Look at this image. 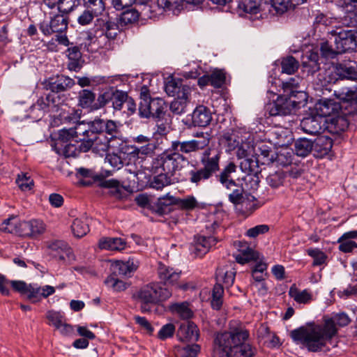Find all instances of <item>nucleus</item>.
Here are the masks:
<instances>
[{"label": "nucleus", "instance_id": "5", "mask_svg": "<svg viewBox=\"0 0 357 357\" xmlns=\"http://www.w3.org/2000/svg\"><path fill=\"white\" fill-rule=\"evenodd\" d=\"M171 296L172 291L158 282H151L142 287L136 294L137 298L144 305L156 304L167 300Z\"/></svg>", "mask_w": 357, "mask_h": 357}, {"label": "nucleus", "instance_id": "34", "mask_svg": "<svg viewBox=\"0 0 357 357\" xmlns=\"http://www.w3.org/2000/svg\"><path fill=\"white\" fill-rule=\"evenodd\" d=\"M78 106L92 111L96 100V93L89 89H82L78 94Z\"/></svg>", "mask_w": 357, "mask_h": 357}, {"label": "nucleus", "instance_id": "31", "mask_svg": "<svg viewBox=\"0 0 357 357\" xmlns=\"http://www.w3.org/2000/svg\"><path fill=\"white\" fill-rule=\"evenodd\" d=\"M336 72H337L340 79H357V63L336 65Z\"/></svg>", "mask_w": 357, "mask_h": 357}, {"label": "nucleus", "instance_id": "53", "mask_svg": "<svg viewBox=\"0 0 357 357\" xmlns=\"http://www.w3.org/2000/svg\"><path fill=\"white\" fill-rule=\"evenodd\" d=\"M68 57L70 62L68 64L70 70H77L79 68V61L82 58V54L79 46H73L68 49Z\"/></svg>", "mask_w": 357, "mask_h": 357}, {"label": "nucleus", "instance_id": "38", "mask_svg": "<svg viewBox=\"0 0 357 357\" xmlns=\"http://www.w3.org/2000/svg\"><path fill=\"white\" fill-rule=\"evenodd\" d=\"M187 89H190V87L187 85H182L179 79L173 78L166 82L165 87L167 95L172 97H177L178 95L181 94Z\"/></svg>", "mask_w": 357, "mask_h": 357}, {"label": "nucleus", "instance_id": "21", "mask_svg": "<svg viewBox=\"0 0 357 357\" xmlns=\"http://www.w3.org/2000/svg\"><path fill=\"white\" fill-rule=\"evenodd\" d=\"M216 243L217 239L213 236H196L192 245L193 252L197 257H202L206 255L209 251L210 248L213 245H215Z\"/></svg>", "mask_w": 357, "mask_h": 357}, {"label": "nucleus", "instance_id": "44", "mask_svg": "<svg viewBox=\"0 0 357 357\" xmlns=\"http://www.w3.org/2000/svg\"><path fill=\"white\" fill-rule=\"evenodd\" d=\"M20 222L17 216L12 215L2 222L0 229L4 232L20 235Z\"/></svg>", "mask_w": 357, "mask_h": 357}, {"label": "nucleus", "instance_id": "16", "mask_svg": "<svg viewBox=\"0 0 357 357\" xmlns=\"http://www.w3.org/2000/svg\"><path fill=\"white\" fill-rule=\"evenodd\" d=\"M342 106L340 102L331 99L320 100L316 105V109L320 116H334L342 112Z\"/></svg>", "mask_w": 357, "mask_h": 357}, {"label": "nucleus", "instance_id": "58", "mask_svg": "<svg viewBox=\"0 0 357 357\" xmlns=\"http://www.w3.org/2000/svg\"><path fill=\"white\" fill-rule=\"evenodd\" d=\"M307 254L313 258L312 266H321L326 263L327 255L319 248H309L307 250Z\"/></svg>", "mask_w": 357, "mask_h": 357}, {"label": "nucleus", "instance_id": "23", "mask_svg": "<svg viewBox=\"0 0 357 357\" xmlns=\"http://www.w3.org/2000/svg\"><path fill=\"white\" fill-rule=\"evenodd\" d=\"M75 85V81L66 76H58L55 79H50L48 80L46 88L52 93H61L69 89H71Z\"/></svg>", "mask_w": 357, "mask_h": 357}, {"label": "nucleus", "instance_id": "1", "mask_svg": "<svg viewBox=\"0 0 357 357\" xmlns=\"http://www.w3.org/2000/svg\"><path fill=\"white\" fill-rule=\"evenodd\" d=\"M351 319L345 312L333 313L331 317H325L322 325L301 326L290 332V337L296 344H301L310 352L329 351L328 344L337 334V326L349 325Z\"/></svg>", "mask_w": 357, "mask_h": 357}, {"label": "nucleus", "instance_id": "47", "mask_svg": "<svg viewBox=\"0 0 357 357\" xmlns=\"http://www.w3.org/2000/svg\"><path fill=\"white\" fill-rule=\"evenodd\" d=\"M158 174L155 176L151 182V186L156 190H162L172 183V175L159 170Z\"/></svg>", "mask_w": 357, "mask_h": 357}, {"label": "nucleus", "instance_id": "29", "mask_svg": "<svg viewBox=\"0 0 357 357\" xmlns=\"http://www.w3.org/2000/svg\"><path fill=\"white\" fill-rule=\"evenodd\" d=\"M289 295L300 304H307L313 301V294L311 290L308 289L300 290L295 284L290 287Z\"/></svg>", "mask_w": 357, "mask_h": 357}, {"label": "nucleus", "instance_id": "41", "mask_svg": "<svg viewBox=\"0 0 357 357\" xmlns=\"http://www.w3.org/2000/svg\"><path fill=\"white\" fill-rule=\"evenodd\" d=\"M330 127L335 133L345 131L349 127V121L344 114H337L330 119Z\"/></svg>", "mask_w": 357, "mask_h": 357}, {"label": "nucleus", "instance_id": "49", "mask_svg": "<svg viewBox=\"0 0 357 357\" xmlns=\"http://www.w3.org/2000/svg\"><path fill=\"white\" fill-rule=\"evenodd\" d=\"M273 162L278 166H287L292 162V152L285 147L275 153Z\"/></svg>", "mask_w": 357, "mask_h": 357}, {"label": "nucleus", "instance_id": "8", "mask_svg": "<svg viewBox=\"0 0 357 357\" xmlns=\"http://www.w3.org/2000/svg\"><path fill=\"white\" fill-rule=\"evenodd\" d=\"M89 135V138H87L85 144H79V149L82 152H87L92 149L93 152L102 155L108 151L110 140L104 133H98L94 131Z\"/></svg>", "mask_w": 357, "mask_h": 357}, {"label": "nucleus", "instance_id": "22", "mask_svg": "<svg viewBox=\"0 0 357 357\" xmlns=\"http://www.w3.org/2000/svg\"><path fill=\"white\" fill-rule=\"evenodd\" d=\"M212 121L210 109L204 105L197 106L192 114V123L195 126L206 127Z\"/></svg>", "mask_w": 357, "mask_h": 357}, {"label": "nucleus", "instance_id": "2", "mask_svg": "<svg viewBox=\"0 0 357 357\" xmlns=\"http://www.w3.org/2000/svg\"><path fill=\"white\" fill-rule=\"evenodd\" d=\"M250 332L241 324L230 322L227 331L216 333L213 357H255L257 349L248 342Z\"/></svg>", "mask_w": 357, "mask_h": 357}, {"label": "nucleus", "instance_id": "35", "mask_svg": "<svg viewBox=\"0 0 357 357\" xmlns=\"http://www.w3.org/2000/svg\"><path fill=\"white\" fill-rule=\"evenodd\" d=\"M301 126L305 132L310 135L319 134L322 130L321 123L314 116L304 118Z\"/></svg>", "mask_w": 357, "mask_h": 357}, {"label": "nucleus", "instance_id": "33", "mask_svg": "<svg viewBox=\"0 0 357 357\" xmlns=\"http://www.w3.org/2000/svg\"><path fill=\"white\" fill-rule=\"evenodd\" d=\"M73 128L75 135V142H80V144H85V141L89 138V133L94 132L90 128L89 123H85L83 121L77 122Z\"/></svg>", "mask_w": 357, "mask_h": 357}, {"label": "nucleus", "instance_id": "14", "mask_svg": "<svg viewBox=\"0 0 357 357\" xmlns=\"http://www.w3.org/2000/svg\"><path fill=\"white\" fill-rule=\"evenodd\" d=\"M335 29L328 32L331 40L333 38L335 45H351L357 43V31L354 30H344L334 25Z\"/></svg>", "mask_w": 357, "mask_h": 357}, {"label": "nucleus", "instance_id": "24", "mask_svg": "<svg viewBox=\"0 0 357 357\" xmlns=\"http://www.w3.org/2000/svg\"><path fill=\"white\" fill-rule=\"evenodd\" d=\"M139 266L138 260L134 258H130L126 261H116L113 267L114 272L118 273L119 275L125 277H131L132 273L135 272Z\"/></svg>", "mask_w": 357, "mask_h": 357}, {"label": "nucleus", "instance_id": "57", "mask_svg": "<svg viewBox=\"0 0 357 357\" xmlns=\"http://www.w3.org/2000/svg\"><path fill=\"white\" fill-rule=\"evenodd\" d=\"M321 54L326 59H334L346 52L344 46H321Z\"/></svg>", "mask_w": 357, "mask_h": 357}, {"label": "nucleus", "instance_id": "17", "mask_svg": "<svg viewBox=\"0 0 357 357\" xmlns=\"http://www.w3.org/2000/svg\"><path fill=\"white\" fill-rule=\"evenodd\" d=\"M199 335V329L192 321H185L180 325L177 336L182 342H195Z\"/></svg>", "mask_w": 357, "mask_h": 357}, {"label": "nucleus", "instance_id": "25", "mask_svg": "<svg viewBox=\"0 0 357 357\" xmlns=\"http://www.w3.org/2000/svg\"><path fill=\"white\" fill-rule=\"evenodd\" d=\"M355 238H357V230L344 233L337 240L339 250L344 253H349L357 249V243L353 241Z\"/></svg>", "mask_w": 357, "mask_h": 357}, {"label": "nucleus", "instance_id": "12", "mask_svg": "<svg viewBox=\"0 0 357 357\" xmlns=\"http://www.w3.org/2000/svg\"><path fill=\"white\" fill-rule=\"evenodd\" d=\"M157 273L160 282L167 286L177 285L181 275V271L160 261L158 264Z\"/></svg>", "mask_w": 357, "mask_h": 357}, {"label": "nucleus", "instance_id": "59", "mask_svg": "<svg viewBox=\"0 0 357 357\" xmlns=\"http://www.w3.org/2000/svg\"><path fill=\"white\" fill-rule=\"evenodd\" d=\"M112 98L111 100L112 107L114 110H121L125 101L127 100V93L116 90L112 91Z\"/></svg>", "mask_w": 357, "mask_h": 357}, {"label": "nucleus", "instance_id": "19", "mask_svg": "<svg viewBox=\"0 0 357 357\" xmlns=\"http://www.w3.org/2000/svg\"><path fill=\"white\" fill-rule=\"evenodd\" d=\"M49 26L47 24L41 25L40 29L44 34H50L52 32L63 33L68 29L67 17L61 14L56 15L52 18Z\"/></svg>", "mask_w": 357, "mask_h": 357}, {"label": "nucleus", "instance_id": "64", "mask_svg": "<svg viewBox=\"0 0 357 357\" xmlns=\"http://www.w3.org/2000/svg\"><path fill=\"white\" fill-rule=\"evenodd\" d=\"M211 85L215 88H220L225 82V73L222 70H215L210 75Z\"/></svg>", "mask_w": 357, "mask_h": 357}, {"label": "nucleus", "instance_id": "32", "mask_svg": "<svg viewBox=\"0 0 357 357\" xmlns=\"http://www.w3.org/2000/svg\"><path fill=\"white\" fill-rule=\"evenodd\" d=\"M257 208L255 198L253 196H245L235 206V209L238 213L248 216L251 215Z\"/></svg>", "mask_w": 357, "mask_h": 357}, {"label": "nucleus", "instance_id": "61", "mask_svg": "<svg viewBox=\"0 0 357 357\" xmlns=\"http://www.w3.org/2000/svg\"><path fill=\"white\" fill-rule=\"evenodd\" d=\"M112 90H108L100 93L97 98L96 102L93 106L92 111L101 109L107 104L111 102V100H112Z\"/></svg>", "mask_w": 357, "mask_h": 357}, {"label": "nucleus", "instance_id": "56", "mask_svg": "<svg viewBox=\"0 0 357 357\" xmlns=\"http://www.w3.org/2000/svg\"><path fill=\"white\" fill-rule=\"evenodd\" d=\"M298 67V61L291 56L284 58L281 61L282 72L288 75L294 74Z\"/></svg>", "mask_w": 357, "mask_h": 357}, {"label": "nucleus", "instance_id": "45", "mask_svg": "<svg viewBox=\"0 0 357 357\" xmlns=\"http://www.w3.org/2000/svg\"><path fill=\"white\" fill-rule=\"evenodd\" d=\"M294 151L297 155L305 157L313 151V142L305 138L299 139L294 144Z\"/></svg>", "mask_w": 357, "mask_h": 357}, {"label": "nucleus", "instance_id": "51", "mask_svg": "<svg viewBox=\"0 0 357 357\" xmlns=\"http://www.w3.org/2000/svg\"><path fill=\"white\" fill-rule=\"evenodd\" d=\"M341 22L347 27L357 26V8L354 9L351 5L347 6V10L341 18Z\"/></svg>", "mask_w": 357, "mask_h": 357}, {"label": "nucleus", "instance_id": "27", "mask_svg": "<svg viewBox=\"0 0 357 357\" xmlns=\"http://www.w3.org/2000/svg\"><path fill=\"white\" fill-rule=\"evenodd\" d=\"M181 94L178 96L171 102L169 109L172 113L176 115H180L185 112V108L190 101V96L191 89H187Z\"/></svg>", "mask_w": 357, "mask_h": 357}, {"label": "nucleus", "instance_id": "28", "mask_svg": "<svg viewBox=\"0 0 357 357\" xmlns=\"http://www.w3.org/2000/svg\"><path fill=\"white\" fill-rule=\"evenodd\" d=\"M202 143L196 142L194 140H188L180 142L178 140L173 141L171 144L174 151H176L179 153L189 154L193 152H197L203 150L201 146Z\"/></svg>", "mask_w": 357, "mask_h": 357}, {"label": "nucleus", "instance_id": "10", "mask_svg": "<svg viewBox=\"0 0 357 357\" xmlns=\"http://www.w3.org/2000/svg\"><path fill=\"white\" fill-rule=\"evenodd\" d=\"M298 106V102L292 97L287 94L279 96L276 100L268 106L269 113L271 116L288 115Z\"/></svg>", "mask_w": 357, "mask_h": 357}, {"label": "nucleus", "instance_id": "18", "mask_svg": "<svg viewBox=\"0 0 357 357\" xmlns=\"http://www.w3.org/2000/svg\"><path fill=\"white\" fill-rule=\"evenodd\" d=\"M331 138L321 135L317 137L313 142L314 155L318 158H323L331 153L333 147Z\"/></svg>", "mask_w": 357, "mask_h": 357}, {"label": "nucleus", "instance_id": "6", "mask_svg": "<svg viewBox=\"0 0 357 357\" xmlns=\"http://www.w3.org/2000/svg\"><path fill=\"white\" fill-rule=\"evenodd\" d=\"M167 104L160 98H153L149 100H140L139 114L142 118H153L158 120L165 119L167 112Z\"/></svg>", "mask_w": 357, "mask_h": 357}, {"label": "nucleus", "instance_id": "11", "mask_svg": "<svg viewBox=\"0 0 357 357\" xmlns=\"http://www.w3.org/2000/svg\"><path fill=\"white\" fill-rule=\"evenodd\" d=\"M265 8L257 0H237L236 11L241 16L252 20L262 17Z\"/></svg>", "mask_w": 357, "mask_h": 357}, {"label": "nucleus", "instance_id": "40", "mask_svg": "<svg viewBox=\"0 0 357 357\" xmlns=\"http://www.w3.org/2000/svg\"><path fill=\"white\" fill-rule=\"evenodd\" d=\"M105 284L113 291L120 292L125 291L130 287V283L126 282L117 278L115 272L109 275L105 280Z\"/></svg>", "mask_w": 357, "mask_h": 357}, {"label": "nucleus", "instance_id": "37", "mask_svg": "<svg viewBox=\"0 0 357 357\" xmlns=\"http://www.w3.org/2000/svg\"><path fill=\"white\" fill-rule=\"evenodd\" d=\"M177 199L169 193L159 197L156 202V213L160 215L166 213L169 206L177 205Z\"/></svg>", "mask_w": 357, "mask_h": 357}, {"label": "nucleus", "instance_id": "42", "mask_svg": "<svg viewBox=\"0 0 357 357\" xmlns=\"http://www.w3.org/2000/svg\"><path fill=\"white\" fill-rule=\"evenodd\" d=\"M235 275V272L231 269L220 268L216 271V280L219 282H222L225 288H229L234 284Z\"/></svg>", "mask_w": 357, "mask_h": 357}, {"label": "nucleus", "instance_id": "60", "mask_svg": "<svg viewBox=\"0 0 357 357\" xmlns=\"http://www.w3.org/2000/svg\"><path fill=\"white\" fill-rule=\"evenodd\" d=\"M259 258L257 252L252 249L248 248L246 250H243L236 257V260L238 263L244 264L250 261H256Z\"/></svg>", "mask_w": 357, "mask_h": 357}, {"label": "nucleus", "instance_id": "46", "mask_svg": "<svg viewBox=\"0 0 357 357\" xmlns=\"http://www.w3.org/2000/svg\"><path fill=\"white\" fill-rule=\"evenodd\" d=\"M139 14L135 9H128L123 11L119 16L118 23L121 26L132 25L139 20Z\"/></svg>", "mask_w": 357, "mask_h": 357}, {"label": "nucleus", "instance_id": "50", "mask_svg": "<svg viewBox=\"0 0 357 357\" xmlns=\"http://www.w3.org/2000/svg\"><path fill=\"white\" fill-rule=\"evenodd\" d=\"M71 229L75 237L82 238L89 232V227L86 220L82 218H76L72 223Z\"/></svg>", "mask_w": 357, "mask_h": 357}, {"label": "nucleus", "instance_id": "9", "mask_svg": "<svg viewBox=\"0 0 357 357\" xmlns=\"http://www.w3.org/2000/svg\"><path fill=\"white\" fill-rule=\"evenodd\" d=\"M309 66L310 69L308 73L311 75L319 70L317 77V84L320 86H326L328 84H334L340 79L337 72H336V66L320 69L319 63L317 61H313Z\"/></svg>", "mask_w": 357, "mask_h": 357}, {"label": "nucleus", "instance_id": "55", "mask_svg": "<svg viewBox=\"0 0 357 357\" xmlns=\"http://www.w3.org/2000/svg\"><path fill=\"white\" fill-rule=\"evenodd\" d=\"M171 310L177 313L183 319H188L193 315V312L189 307L188 302L174 303L171 306Z\"/></svg>", "mask_w": 357, "mask_h": 357}, {"label": "nucleus", "instance_id": "63", "mask_svg": "<svg viewBox=\"0 0 357 357\" xmlns=\"http://www.w3.org/2000/svg\"><path fill=\"white\" fill-rule=\"evenodd\" d=\"M80 4V0H58L56 6L60 12L68 13Z\"/></svg>", "mask_w": 357, "mask_h": 357}, {"label": "nucleus", "instance_id": "3", "mask_svg": "<svg viewBox=\"0 0 357 357\" xmlns=\"http://www.w3.org/2000/svg\"><path fill=\"white\" fill-rule=\"evenodd\" d=\"M221 153L215 149H204L200 158L202 167H194L188 173V181L195 186H200L220 170Z\"/></svg>", "mask_w": 357, "mask_h": 357}, {"label": "nucleus", "instance_id": "7", "mask_svg": "<svg viewBox=\"0 0 357 357\" xmlns=\"http://www.w3.org/2000/svg\"><path fill=\"white\" fill-rule=\"evenodd\" d=\"M259 160L257 158H248L240 163L241 170L247 175L243 178L246 190H255L259 187V179L257 174L259 172Z\"/></svg>", "mask_w": 357, "mask_h": 357}, {"label": "nucleus", "instance_id": "4", "mask_svg": "<svg viewBox=\"0 0 357 357\" xmlns=\"http://www.w3.org/2000/svg\"><path fill=\"white\" fill-rule=\"evenodd\" d=\"M187 160L181 153L173 150L172 145L162 153L158 155L153 160L152 168L155 172L159 170L174 176L176 172L182 169L183 163Z\"/></svg>", "mask_w": 357, "mask_h": 357}, {"label": "nucleus", "instance_id": "26", "mask_svg": "<svg viewBox=\"0 0 357 357\" xmlns=\"http://www.w3.org/2000/svg\"><path fill=\"white\" fill-rule=\"evenodd\" d=\"M239 132L233 129L225 131L219 139L221 145L227 149V151L236 149L240 144Z\"/></svg>", "mask_w": 357, "mask_h": 357}, {"label": "nucleus", "instance_id": "36", "mask_svg": "<svg viewBox=\"0 0 357 357\" xmlns=\"http://www.w3.org/2000/svg\"><path fill=\"white\" fill-rule=\"evenodd\" d=\"M108 16H103V17L97 19L98 22H101L103 25L106 26V32L105 34L102 31H100L99 36H104L109 39V42L112 43L116 40L117 37L121 34L120 31L116 27V25L108 20Z\"/></svg>", "mask_w": 357, "mask_h": 357}, {"label": "nucleus", "instance_id": "62", "mask_svg": "<svg viewBox=\"0 0 357 357\" xmlns=\"http://www.w3.org/2000/svg\"><path fill=\"white\" fill-rule=\"evenodd\" d=\"M337 96L342 103H356L357 102V91L352 89H344Z\"/></svg>", "mask_w": 357, "mask_h": 357}, {"label": "nucleus", "instance_id": "48", "mask_svg": "<svg viewBox=\"0 0 357 357\" xmlns=\"http://www.w3.org/2000/svg\"><path fill=\"white\" fill-rule=\"evenodd\" d=\"M98 122L100 123V132L103 133L105 131L110 136V139L116 138L119 134V129L114 121L107 120L105 121L103 119H100V121Z\"/></svg>", "mask_w": 357, "mask_h": 357}, {"label": "nucleus", "instance_id": "54", "mask_svg": "<svg viewBox=\"0 0 357 357\" xmlns=\"http://www.w3.org/2000/svg\"><path fill=\"white\" fill-rule=\"evenodd\" d=\"M86 10L91 12L96 17L102 14L105 10V5L103 0H84Z\"/></svg>", "mask_w": 357, "mask_h": 357}, {"label": "nucleus", "instance_id": "13", "mask_svg": "<svg viewBox=\"0 0 357 357\" xmlns=\"http://www.w3.org/2000/svg\"><path fill=\"white\" fill-rule=\"evenodd\" d=\"M20 236L24 237L37 238L46 231V225L43 221L33 219L20 222Z\"/></svg>", "mask_w": 357, "mask_h": 357}, {"label": "nucleus", "instance_id": "20", "mask_svg": "<svg viewBox=\"0 0 357 357\" xmlns=\"http://www.w3.org/2000/svg\"><path fill=\"white\" fill-rule=\"evenodd\" d=\"M236 169L237 166L235 163L229 162L217 176V180L227 190H231L234 187H237V183L231 177V174L235 173Z\"/></svg>", "mask_w": 357, "mask_h": 357}, {"label": "nucleus", "instance_id": "39", "mask_svg": "<svg viewBox=\"0 0 357 357\" xmlns=\"http://www.w3.org/2000/svg\"><path fill=\"white\" fill-rule=\"evenodd\" d=\"M303 81V79L301 77L296 76L291 77L287 82H282L284 92L286 93L287 96H289L292 98L295 97L296 93L301 92L298 89Z\"/></svg>", "mask_w": 357, "mask_h": 357}, {"label": "nucleus", "instance_id": "52", "mask_svg": "<svg viewBox=\"0 0 357 357\" xmlns=\"http://www.w3.org/2000/svg\"><path fill=\"white\" fill-rule=\"evenodd\" d=\"M285 178L286 174L283 171H276L269 174L266 181L271 188L276 189L283 185Z\"/></svg>", "mask_w": 357, "mask_h": 357}, {"label": "nucleus", "instance_id": "30", "mask_svg": "<svg viewBox=\"0 0 357 357\" xmlns=\"http://www.w3.org/2000/svg\"><path fill=\"white\" fill-rule=\"evenodd\" d=\"M126 242L121 238L105 237L99 240L98 246L100 249L109 250H123L125 249Z\"/></svg>", "mask_w": 357, "mask_h": 357}, {"label": "nucleus", "instance_id": "43", "mask_svg": "<svg viewBox=\"0 0 357 357\" xmlns=\"http://www.w3.org/2000/svg\"><path fill=\"white\" fill-rule=\"evenodd\" d=\"M224 287L215 284L212 289L211 305L213 310H219L223 303Z\"/></svg>", "mask_w": 357, "mask_h": 357}, {"label": "nucleus", "instance_id": "15", "mask_svg": "<svg viewBox=\"0 0 357 357\" xmlns=\"http://www.w3.org/2000/svg\"><path fill=\"white\" fill-rule=\"evenodd\" d=\"M47 249L49 255L63 262H65L67 259H70L72 255L71 248L66 242L62 241H55L50 243Z\"/></svg>", "mask_w": 357, "mask_h": 357}]
</instances>
